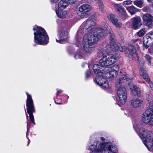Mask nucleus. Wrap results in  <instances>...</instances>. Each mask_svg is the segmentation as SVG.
Returning <instances> with one entry per match:
<instances>
[{"label":"nucleus","mask_w":153,"mask_h":153,"mask_svg":"<svg viewBox=\"0 0 153 153\" xmlns=\"http://www.w3.org/2000/svg\"><path fill=\"white\" fill-rule=\"evenodd\" d=\"M105 28H106L107 29V30H109V31H110L111 30H110L111 27L110 26L108 25L107 23H105L104 25Z\"/></svg>","instance_id":"nucleus-37"},{"label":"nucleus","mask_w":153,"mask_h":153,"mask_svg":"<svg viewBox=\"0 0 153 153\" xmlns=\"http://www.w3.org/2000/svg\"><path fill=\"white\" fill-rule=\"evenodd\" d=\"M114 8L117 10H122L123 9L122 7L119 4H115L114 5Z\"/></svg>","instance_id":"nucleus-34"},{"label":"nucleus","mask_w":153,"mask_h":153,"mask_svg":"<svg viewBox=\"0 0 153 153\" xmlns=\"http://www.w3.org/2000/svg\"><path fill=\"white\" fill-rule=\"evenodd\" d=\"M153 43V32L150 31L147 33L143 39V49L148 48L149 45Z\"/></svg>","instance_id":"nucleus-11"},{"label":"nucleus","mask_w":153,"mask_h":153,"mask_svg":"<svg viewBox=\"0 0 153 153\" xmlns=\"http://www.w3.org/2000/svg\"><path fill=\"white\" fill-rule=\"evenodd\" d=\"M132 1L131 0L126 1L123 2V4L124 5H129L131 4Z\"/></svg>","instance_id":"nucleus-36"},{"label":"nucleus","mask_w":153,"mask_h":153,"mask_svg":"<svg viewBox=\"0 0 153 153\" xmlns=\"http://www.w3.org/2000/svg\"><path fill=\"white\" fill-rule=\"evenodd\" d=\"M80 11V10H79ZM85 10H82V11H79V16L82 18L85 17H86L88 15H89L90 14V10H87V11H85Z\"/></svg>","instance_id":"nucleus-25"},{"label":"nucleus","mask_w":153,"mask_h":153,"mask_svg":"<svg viewBox=\"0 0 153 153\" xmlns=\"http://www.w3.org/2000/svg\"><path fill=\"white\" fill-rule=\"evenodd\" d=\"M30 126V124L29 123H27V130H28V127H29V126Z\"/></svg>","instance_id":"nucleus-50"},{"label":"nucleus","mask_w":153,"mask_h":153,"mask_svg":"<svg viewBox=\"0 0 153 153\" xmlns=\"http://www.w3.org/2000/svg\"><path fill=\"white\" fill-rule=\"evenodd\" d=\"M141 42V41L139 40L138 39H133L132 40V42L133 43H134L136 42H138V43H140V42Z\"/></svg>","instance_id":"nucleus-40"},{"label":"nucleus","mask_w":153,"mask_h":153,"mask_svg":"<svg viewBox=\"0 0 153 153\" xmlns=\"http://www.w3.org/2000/svg\"><path fill=\"white\" fill-rule=\"evenodd\" d=\"M99 9L102 10L104 8L103 5L102 3L100 2L99 3Z\"/></svg>","instance_id":"nucleus-41"},{"label":"nucleus","mask_w":153,"mask_h":153,"mask_svg":"<svg viewBox=\"0 0 153 153\" xmlns=\"http://www.w3.org/2000/svg\"><path fill=\"white\" fill-rule=\"evenodd\" d=\"M143 0H136L134 1V4L137 6L141 7L142 5L143 4Z\"/></svg>","instance_id":"nucleus-31"},{"label":"nucleus","mask_w":153,"mask_h":153,"mask_svg":"<svg viewBox=\"0 0 153 153\" xmlns=\"http://www.w3.org/2000/svg\"><path fill=\"white\" fill-rule=\"evenodd\" d=\"M68 3L66 1L63 0L60 1L58 3V6L59 10H63L66 8Z\"/></svg>","instance_id":"nucleus-23"},{"label":"nucleus","mask_w":153,"mask_h":153,"mask_svg":"<svg viewBox=\"0 0 153 153\" xmlns=\"http://www.w3.org/2000/svg\"><path fill=\"white\" fill-rule=\"evenodd\" d=\"M94 16H92L81 26V28L88 29L89 32L88 34L83 37L82 43L84 50L88 53H91L94 50V45L96 42L106 35L105 30H98L94 26Z\"/></svg>","instance_id":"nucleus-1"},{"label":"nucleus","mask_w":153,"mask_h":153,"mask_svg":"<svg viewBox=\"0 0 153 153\" xmlns=\"http://www.w3.org/2000/svg\"><path fill=\"white\" fill-rule=\"evenodd\" d=\"M143 22L147 26L151 27L153 25V16L149 13L144 14L142 17Z\"/></svg>","instance_id":"nucleus-12"},{"label":"nucleus","mask_w":153,"mask_h":153,"mask_svg":"<svg viewBox=\"0 0 153 153\" xmlns=\"http://www.w3.org/2000/svg\"><path fill=\"white\" fill-rule=\"evenodd\" d=\"M92 9V8L91 6L87 4H82L79 8V10H87Z\"/></svg>","instance_id":"nucleus-28"},{"label":"nucleus","mask_w":153,"mask_h":153,"mask_svg":"<svg viewBox=\"0 0 153 153\" xmlns=\"http://www.w3.org/2000/svg\"><path fill=\"white\" fill-rule=\"evenodd\" d=\"M142 101L137 99H133L131 100L130 102V105L132 108H137L141 105Z\"/></svg>","instance_id":"nucleus-18"},{"label":"nucleus","mask_w":153,"mask_h":153,"mask_svg":"<svg viewBox=\"0 0 153 153\" xmlns=\"http://www.w3.org/2000/svg\"><path fill=\"white\" fill-rule=\"evenodd\" d=\"M146 98L148 102L149 108H153V101L151 97L149 94H147L146 96Z\"/></svg>","instance_id":"nucleus-26"},{"label":"nucleus","mask_w":153,"mask_h":153,"mask_svg":"<svg viewBox=\"0 0 153 153\" xmlns=\"http://www.w3.org/2000/svg\"><path fill=\"white\" fill-rule=\"evenodd\" d=\"M117 46L118 49L116 51L119 50L121 52H125L130 58V60H132L133 58L135 60L139 59V56L136 52V49L132 44H129L127 47L125 46H119L118 45Z\"/></svg>","instance_id":"nucleus-5"},{"label":"nucleus","mask_w":153,"mask_h":153,"mask_svg":"<svg viewBox=\"0 0 153 153\" xmlns=\"http://www.w3.org/2000/svg\"><path fill=\"white\" fill-rule=\"evenodd\" d=\"M65 98L67 99H68L69 98V97L66 95H65Z\"/></svg>","instance_id":"nucleus-49"},{"label":"nucleus","mask_w":153,"mask_h":153,"mask_svg":"<svg viewBox=\"0 0 153 153\" xmlns=\"http://www.w3.org/2000/svg\"><path fill=\"white\" fill-rule=\"evenodd\" d=\"M26 94L27 97L26 101L27 111L29 115L30 120L31 122L34 124H35L34 117L33 114V113L35 112L33 102L32 98L31 96L27 92H26Z\"/></svg>","instance_id":"nucleus-6"},{"label":"nucleus","mask_w":153,"mask_h":153,"mask_svg":"<svg viewBox=\"0 0 153 153\" xmlns=\"http://www.w3.org/2000/svg\"><path fill=\"white\" fill-rule=\"evenodd\" d=\"M139 63L140 64H141L142 65H143L144 64V62L143 61H140V62H139Z\"/></svg>","instance_id":"nucleus-48"},{"label":"nucleus","mask_w":153,"mask_h":153,"mask_svg":"<svg viewBox=\"0 0 153 153\" xmlns=\"http://www.w3.org/2000/svg\"><path fill=\"white\" fill-rule=\"evenodd\" d=\"M55 103L56 104H62L61 103H58L56 102V101H55Z\"/></svg>","instance_id":"nucleus-51"},{"label":"nucleus","mask_w":153,"mask_h":153,"mask_svg":"<svg viewBox=\"0 0 153 153\" xmlns=\"http://www.w3.org/2000/svg\"><path fill=\"white\" fill-rule=\"evenodd\" d=\"M140 73L141 76L144 79H145L147 82H149L150 81L149 76L147 73L146 71L143 67H141L140 68Z\"/></svg>","instance_id":"nucleus-20"},{"label":"nucleus","mask_w":153,"mask_h":153,"mask_svg":"<svg viewBox=\"0 0 153 153\" xmlns=\"http://www.w3.org/2000/svg\"><path fill=\"white\" fill-rule=\"evenodd\" d=\"M25 113H26V116L27 117V119H28V115H27V114H26V110H25Z\"/></svg>","instance_id":"nucleus-52"},{"label":"nucleus","mask_w":153,"mask_h":153,"mask_svg":"<svg viewBox=\"0 0 153 153\" xmlns=\"http://www.w3.org/2000/svg\"><path fill=\"white\" fill-rule=\"evenodd\" d=\"M100 66H101L100 65L97 64H94L93 66V69L94 72L97 74L96 78L104 76V74H105L104 72V70H102V71L101 70H100L101 69L100 68Z\"/></svg>","instance_id":"nucleus-17"},{"label":"nucleus","mask_w":153,"mask_h":153,"mask_svg":"<svg viewBox=\"0 0 153 153\" xmlns=\"http://www.w3.org/2000/svg\"><path fill=\"white\" fill-rule=\"evenodd\" d=\"M105 138L92 140L88 142L86 149L90 153H117L118 149L116 146L110 142H105Z\"/></svg>","instance_id":"nucleus-2"},{"label":"nucleus","mask_w":153,"mask_h":153,"mask_svg":"<svg viewBox=\"0 0 153 153\" xmlns=\"http://www.w3.org/2000/svg\"><path fill=\"white\" fill-rule=\"evenodd\" d=\"M63 92V91L62 90L59 89V90H58L57 91V93H56L57 96L58 95V94H61Z\"/></svg>","instance_id":"nucleus-45"},{"label":"nucleus","mask_w":153,"mask_h":153,"mask_svg":"<svg viewBox=\"0 0 153 153\" xmlns=\"http://www.w3.org/2000/svg\"><path fill=\"white\" fill-rule=\"evenodd\" d=\"M66 1L68 2V3L70 4H73L76 1V0H67Z\"/></svg>","instance_id":"nucleus-43"},{"label":"nucleus","mask_w":153,"mask_h":153,"mask_svg":"<svg viewBox=\"0 0 153 153\" xmlns=\"http://www.w3.org/2000/svg\"><path fill=\"white\" fill-rule=\"evenodd\" d=\"M91 74V72L90 71H87L85 73V76L86 77H89Z\"/></svg>","instance_id":"nucleus-38"},{"label":"nucleus","mask_w":153,"mask_h":153,"mask_svg":"<svg viewBox=\"0 0 153 153\" xmlns=\"http://www.w3.org/2000/svg\"><path fill=\"white\" fill-rule=\"evenodd\" d=\"M152 44H153V43Z\"/></svg>","instance_id":"nucleus-57"},{"label":"nucleus","mask_w":153,"mask_h":153,"mask_svg":"<svg viewBox=\"0 0 153 153\" xmlns=\"http://www.w3.org/2000/svg\"><path fill=\"white\" fill-rule=\"evenodd\" d=\"M106 51L102 48H100L97 51L98 56L100 57L105 54Z\"/></svg>","instance_id":"nucleus-27"},{"label":"nucleus","mask_w":153,"mask_h":153,"mask_svg":"<svg viewBox=\"0 0 153 153\" xmlns=\"http://www.w3.org/2000/svg\"><path fill=\"white\" fill-rule=\"evenodd\" d=\"M118 11L120 15H124L125 16H126L125 10H118Z\"/></svg>","instance_id":"nucleus-35"},{"label":"nucleus","mask_w":153,"mask_h":153,"mask_svg":"<svg viewBox=\"0 0 153 153\" xmlns=\"http://www.w3.org/2000/svg\"><path fill=\"white\" fill-rule=\"evenodd\" d=\"M65 0V1H67V0Z\"/></svg>","instance_id":"nucleus-56"},{"label":"nucleus","mask_w":153,"mask_h":153,"mask_svg":"<svg viewBox=\"0 0 153 153\" xmlns=\"http://www.w3.org/2000/svg\"><path fill=\"white\" fill-rule=\"evenodd\" d=\"M132 79L129 74H123L115 82L117 95L119 102L121 104H123L126 102L127 97V91L124 86V83Z\"/></svg>","instance_id":"nucleus-3"},{"label":"nucleus","mask_w":153,"mask_h":153,"mask_svg":"<svg viewBox=\"0 0 153 153\" xmlns=\"http://www.w3.org/2000/svg\"><path fill=\"white\" fill-rule=\"evenodd\" d=\"M146 32V29L144 28H142L137 33V34L139 37H142L145 34Z\"/></svg>","instance_id":"nucleus-30"},{"label":"nucleus","mask_w":153,"mask_h":153,"mask_svg":"<svg viewBox=\"0 0 153 153\" xmlns=\"http://www.w3.org/2000/svg\"><path fill=\"white\" fill-rule=\"evenodd\" d=\"M128 11L131 15L135 14L136 12V10H128Z\"/></svg>","instance_id":"nucleus-42"},{"label":"nucleus","mask_w":153,"mask_h":153,"mask_svg":"<svg viewBox=\"0 0 153 153\" xmlns=\"http://www.w3.org/2000/svg\"><path fill=\"white\" fill-rule=\"evenodd\" d=\"M129 85V89L134 95H138L140 94V90L137 86L132 85Z\"/></svg>","instance_id":"nucleus-22"},{"label":"nucleus","mask_w":153,"mask_h":153,"mask_svg":"<svg viewBox=\"0 0 153 153\" xmlns=\"http://www.w3.org/2000/svg\"><path fill=\"white\" fill-rule=\"evenodd\" d=\"M56 13L58 17L60 18L65 17L67 14L66 10H56Z\"/></svg>","instance_id":"nucleus-24"},{"label":"nucleus","mask_w":153,"mask_h":153,"mask_svg":"<svg viewBox=\"0 0 153 153\" xmlns=\"http://www.w3.org/2000/svg\"><path fill=\"white\" fill-rule=\"evenodd\" d=\"M33 30L35 43L42 45H46L48 43V36L43 28L35 25L33 27Z\"/></svg>","instance_id":"nucleus-4"},{"label":"nucleus","mask_w":153,"mask_h":153,"mask_svg":"<svg viewBox=\"0 0 153 153\" xmlns=\"http://www.w3.org/2000/svg\"><path fill=\"white\" fill-rule=\"evenodd\" d=\"M59 37L60 39L59 40L56 39V42L60 43H64L68 38V33L64 30H61L59 34Z\"/></svg>","instance_id":"nucleus-16"},{"label":"nucleus","mask_w":153,"mask_h":153,"mask_svg":"<svg viewBox=\"0 0 153 153\" xmlns=\"http://www.w3.org/2000/svg\"><path fill=\"white\" fill-rule=\"evenodd\" d=\"M135 8L133 6H131L130 7H128L127 9V10H134Z\"/></svg>","instance_id":"nucleus-46"},{"label":"nucleus","mask_w":153,"mask_h":153,"mask_svg":"<svg viewBox=\"0 0 153 153\" xmlns=\"http://www.w3.org/2000/svg\"><path fill=\"white\" fill-rule=\"evenodd\" d=\"M105 74L104 76L107 78H108L111 79H113L115 78L117 75V73L114 70L108 68H106L104 71Z\"/></svg>","instance_id":"nucleus-14"},{"label":"nucleus","mask_w":153,"mask_h":153,"mask_svg":"<svg viewBox=\"0 0 153 153\" xmlns=\"http://www.w3.org/2000/svg\"><path fill=\"white\" fill-rule=\"evenodd\" d=\"M117 61L115 55L112 54H107L103 56L100 61L99 64L101 67H106L112 65Z\"/></svg>","instance_id":"nucleus-7"},{"label":"nucleus","mask_w":153,"mask_h":153,"mask_svg":"<svg viewBox=\"0 0 153 153\" xmlns=\"http://www.w3.org/2000/svg\"><path fill=\"white\" fill-rule=\"evenodd\" d=\"M145 58L146 59L147 64L149 65H151V57L148 55H146L145 56Z\"/></svg>","instance_id":"nucleus-32"},{"label":"nucleus","mask_w":153,"mask_h":153,"mask_svg":"<svg viewBox=\"0 0 153 153\" xmlns=\"http://www.w3.org/2000/svg\"><path fill=\"white\" fill-rule=\"evenodd\" d=\"M142 25L141 18L140 17L134 18L133 19L132 28L134 29L139 28Z\"/></svg>","instance_id":"nucleus-19"},{"label":"nucleus","mask_w":153,"mask_h":153,"mask_svg":"<svg viewBox=\"0 0 153 153\" xmlns=\"http://www.w3.org/2000/svg\"><path fill=\"white\" fill-rule=\"evenodd\" d=\"M142 120L145 123H149L153 126V108L150 107L143 113Z\"/></svg>","instance_id":"nucleus-9"},{"label":"nucleus","mask_w":153,"mask_h":153,"mask_svg":"<svg viewBox=\"0 0 153 153\" xmlns=\"http://www.w3.org/2000/svg\"><path fill=\"white\" fill-rule=\"evenodd\" d=\"M109 68H111V69H112V70H113L114 71H115L116 72H117V73L119 69L118 66L117 65H114L112 67Z\"/></svg>","instance_id":"nucleus-33"},{"label":"nucleus","mask_w":153,"mask_h":153,"mask_svg":"<svg viewBox=\"0 0 153 153\" xmlns=\"http://www.w3.org/2000/svg\"><path fill=\"white\" fill-rule=\"evenodd\" d=\"M147 143H144V145L149 150L152 151L153 150V137L152 136L150 138L147 140Z\"/></svg>","instance_id":"nucleus-21"},{"label":"nucleus","mask_w":153,"mask_h":153,"mask_svg":"<svg viewBox=\"0 0 153 153\" xmlns=\"http://www.w3.org/2000/svg\"><path fill=\"white\" fill-rule=\"evenodd\" d=\"M151 7H152L150 9H153V3L152 5L151 6Z\"/></svg>","instance_id":"nucleus-53"},{"label":"nucleus","mask_w":153,"mask_h":153,"mask_svg":"<svg viewBox=\"0 0 153 153\" xmlns=\"http://www.w3.org/2000/svg\"><path fill=\"white\" fill-rule=\"evenodd\" d=\"M76 40V42L78 43V45L77 46L78 47H79V45L80 44L81 42L82 41L81 38L80 37V38H77Z\"/></svg>","instance_id":"nucleus-39"},{"label":"nucleus","mask_w":153,"mask_h":153,"mask_svg":"<svg viewBox=\"0 0 153 153\" xmlns=\"http://www.w3.org/2000/svg\"><path fill=\"white\" fill-rule=\"evenodd\" d=\"M138 128V127L137 128H134V129L135 130V129H137ZM139 128H140V127H139ZM136 131V130H135Z\"/></svg>","instance_id":"nucleus-55"},{"label":"nucleus","mask_w":153,"mask_h":153,"mask_svg":"<svg viewBox=\"0 0 153 153\" xmlns=\"http://www.w3.org/2000/svg\"><path fill=\"white\" fill-rule=\"evenodd\" d=\"M148 51L150 53H152L153 51V45L149 49Z\"/></svg>","instance_id":"nucleus-44"},{"label":"nucleus","mask_w":153,"mask_h":153,"mask_svg":"<svg viewBox=\"0 0 153 153\" xmlns=\"http://www.w3.org/2000/svg\"><path fill=\"white\" fill-rule=\"evenodd\" d=\"M136 131L139 132V135L143 141L144 144V143H147V140L150 138L152 136V132L148 130L143 127L138 128L137 129H135Z\"/></svg>","instance_id":"nucleus-8"},{"label":"nucleus","mask_w":153,"mask_h":153,"mask_svg":"<svg viewBox=\"0 0 153 153\" xmlns=\"http://www.w3.org/2000/svg\"><path fill=\"white\" fill-rule=\"evenodd\" d=\"M30 140H28V144L27 145H28V144L30 143Z\"/></svg>","instance_id":"nucleus-54"},{"label":"nucleus","mask_w":153,"mask_h":153,"mask_svg":"<svg viewBox=\"0 0 153 153\" xmlns=\"http://www.w3.org/2000/svg\"><path fill=\"white\" fill-rule=\"evenodd\" d=\"M53 3H56L59 0H50Z\"/></svg>","instance_id":"nucleus-47"},{"label":"nucleus","mask_w":153,"mask_h":153,"mask_svg":"<svg viewBox=\"0 0 153 153\" xmlns=\"http://www.w3.org/2000/svg\"><path fill=\"white\" fill-rule=\"evenodd\" d=\"M108 19L113 24L117 27H120L122 26V24L118 19V17L113 13L109 14L108 16Z\"/></svg>","instance_id":"nucleus-15"},{"label":"nucleus","mask_w":153,"mask_h":153,"mask_svg":"<svg viewBox=\"0 0 153 153\" xmlns=\"http://www.w3.org/2000/svg\"><path fill=\"white\" fill-rule=\"evenodd\" d=\"M83 52L80 51H79L76 53L74 56L75 58L76 59H81L83 57Z\"/></svg>","instance_id":"nucleus-29"},{"label":"nucleus","mask_w":153,"mask_h":153,"mask_svg":"<svg viewBox=\"0 0 153 153\" xmlns=\"http://www.w3.org/2000/svg\"><path fill=\"white\" fill-rule=\"evenodd\" d=\"M110 34V42L109 45L110 49L113 51H116L118 49L117 44L115 42V36L113 34V32L111 30L109 31Z\"/></svg>","instance_id":"nucleus-13"},{"label":"nucleus","mask_w":153,"mask_h":153,"mask_svg":"<svg viewBox=\"0 0 153 153\" xmlns=\"http://www.w3.org/2000/svg\"><path fill=\"white\" fill-rule=\"evenodd\" d=\"M106 78L104 76L96 78L94 81L95 83L100 86L102 88L105 89L108 88L109 85Z\"/></svg>","instance_id":"nucleus-10"}]
</instances>
